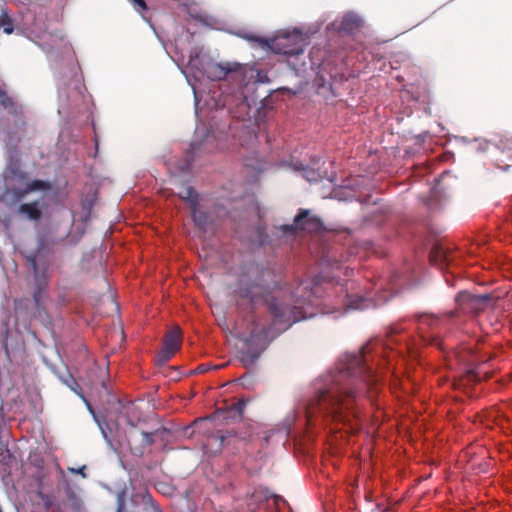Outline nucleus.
I'll return each mask as SVG.
<instances>
[{
	"mask_svg": "<svg viewBox=\"0 0 512 512\" xmlns=\"http://www.w3.org/2000/svg\"><path fill=\"white\" fill-rule=\"evenodd\" d=\"M272 273L269 270L251 267L238 279L235 293L251 305L265 303L273 316L272 324L260 331L253 330L239 350V360L244 367H252L270 341L285 331L293 323L306 318L303 308L285 302L280 292H274L269 283Z\"/></svg>",
	"mask_w": 512,
	"mask_h": 512,
	"instance_id": "obj_1",
	"label": "nucleus"
},
{
	"mask_svg": "<svg viewBox=\"0 0 512 512\" xmlns=\"http://www.w3.org/2000/svg\"><path fill=\"white\" fill-rule=\"evenodd\" d=\"M372 348L367 344L358 353L346 354L340 367L324 390H321L307 408V413L316 410L344 424L357 420L356 399L364 389L370 390L377 380L369 365Z\"/></svg>",
	"mask_w": 512,
	"mask_h": 512,
	"instance_id": "obj_2",
	"label": "nucleus"
},
{
	"mask_svg": "<svg viewBox=\"0 0 512 512\" xmlns=\"http://www.w3.org/2000/svg\"><path fill=\"white\" fill-rule=\"evenodd\" d=\"M254 41L260 43L262 46H267L271 51L276 54H283L286 56L300 55L304 52V45L302 39L298 35H282L277 36L271 40H265L260 37H253Z\"/></svg>",
	"mask_w": 512,
	"mask_h": 512,
	"instance_id": "obj_3",
	"label": "nucleus"
},
{
	"mask_svg": "<svg viewBox=\"0 0 512 512\" xmlns=\"http://www.w3.org/2000/svg\"><path fill=\"white\" fill-rule=\"evenodd\" d=\"M126 498L125 489L117 493L116 512H139V510L136 509V506H141L143 512H162L158 504L153 500L149 493L141 492L133 494L130 499V504L133 506L131 509H129L127 506Z\"/></svg>",
	"mask_w": 512,
	"mask_h": 512,
	"instance_id": "obj_4",
	"label": "nucleus"
},
{
	"mask_svg": "<svg viewBox=\"0 0 512 512\" xmlns=\"http://www.w3.org/2000/svg\"><path fill=\"white\" fill-rule=\"evenodd\" d=\"M167 432V429H157L153 432H146L144 430L130 429L126 432V440L130 452L138 457H142L147 449L153 445L154 437L159 434Z\"/></svg>",
	"mask_w": 512,
	"mask_h": 512,
	"instance_id": "obj_5",
	"label": "nucleus"
},
{
	"mask_svg": "<svg viewBox=\"0 0 512 512\" xmlns=\"http://www.w3.org/2000/svg\"><path fill=\"white\" fill-rule=\"evenodd\" d=\"M458 309L464 313L478 314L483 311L492 300L490 294L474 295L467 291L459 292L456 296Z\"/></svg>",
	"mask_w": 512,
	"mask_h": 512,
	"instance_id": "obj_6",
	"label": "nucleus"
},
{
	"mask_svg": "<svg viewBox=\"0 0 512 512\" xmlns=\"http://www.w3.org/2000/svg\"><path fill=\"white\" fill-rule=\"evenodd\" d=\"M182 338V330L179 326H174L165 334L163 348L157 355L158 364L163 365L167 363L180 350Z\"/></svg>",
	"mask_w": 512,
	"mask_h": 512,
	"instance_id": "obj_7",
	"label": "nucleus"
},
{
	"mask_svg": "<svg viewBox=\"0 0 512 512\" xmlns=\"http://www.w3.org/2000/svg\"><path fill=\"white\" fill-rule=\"evenodd\" d=\"M415 317L417 329L423 341L429 344H436L438 342V336L434 333L430 334L429 332L439 330L443 325L442 319L427 313L416 315Z\"/></svg>",
	"mask_w": 512,
	"mask_h": 512,
	"instance_id": "obj_8",
	"label": "nucleus"
},
{
	"mask_svg": "<svg viewBox=\"0 0 512 512\" xmlns=\"http://www.w3.org/2000/svg\"><path fill=\"white\" fill-rule=\"evenodd\" d=\"M296 229L308 233L319 232L323 229V223L318 217L311 215L308 210L302 209L296 215L294 224L282 226V230L290 234H293Z\"/></svg>",
	"mask_w": 512,
	"mask_h": 512,
	"instance_id": "obj_9",
	"label": "nucleus"
},
{
	"mask_svg": "<svg viewBox=\"0 0 512 512\" xmlns=\"http://www.w3.org/2000/svg\"><path fill=\"white\" fill-rule=\"evenodd\" d=\"M33 268L35 272V288L32 294V298L34 301L35 311L33 312L34 317H41L46 315V306L45 302L48 298V293L46 291L47 288V279L44 275H39L37 270L36 262L33 261Z\"/></svg>",
	"mask_w": 512,
	"mask_h": 512,
	"instance_id": "obj_10",
	"label": "nucleus"
},
{
	"mask_svg": "<svg viewBox=\"0 0 512 512\" xmlns=\"http://www.w3.org/2000/svg\"><path fill=\"white\" fill-rule=\"evenodd\" d=\"M27 173L22 171L18 166L11 167L7 171L6 179L8 182L12 180H17L19 182H26L25 189L27 191V194L33 192V191H40V190H49L51 188V184L49 181L45 180H39L35 179L30 182H27Z\"/></svg>",
	"mask_w": 512,
	"mask_h": 512,
	"instance_id": "obj_11",
	"label": "nucleus"
},
{
	"mask_svg": "<svg viewBox=\"0 0 512 512\" xmlns=\"http://www.w3.org/2000/svg\"><path fill=\"white\" fill-rule=\"evenodd\" d=\"M236 437V433L232 430H218L216 433L207 437L206 443L203 445L205 453L217 454L224 446L230 443L232 438Z\"/></svg>",
	"mask_w": 512,
	"mask_h": 512,
	"instance_id": "obj_12",
	"label": "nucleus"
},
{
	"mask_svg": "<svg viewBox=\"0 0 512 512\" xmlns=\"http://www.w3.org/2000/svg\"><path fill=\"white\" fill-rule=\"evenodd\" d=\"M119 421H124L130 429H137L142 419V412L133 402L119 403Z\"/></svg>",
	"mask_w": 512,
	"mask_h": 512,
	"instance_id": "obj_13",
	"label": "nucleus"
},
{
	"mask_svg": "<svg viewBox=\"0 0 512 512\" xmlns=\"http://www.w3.org/2000/svg\"><path fill=\"white\" fill-rule=\"evenodd\" d=\"M361 25L362 21L357 15L347 13L342 17L336 29L341 33L353 34L360 29Z\"/></svg>",
	"mask_w": 512,
	"mask_h": 512,
	"instance_id": "obj_14",
	"label": "nucleus"
},
{
	"mask_svg": "<svg viewBox=\"0 0 512 512\" xmlns=\"http://www.w3.org/2000/svg\"><path fill=\"white\" fill-rule=\"evenodd\" d=\"M449 251L442 244H434L430 251V261L436 265H448L450 262Z\"/></svg>",
	"mask_w": 512,
	"mask_h": 512,
	"instance_id": "obj_15",
	"label": "nucleus"
},
{
	"mask_svg": "<svg viewBox=\"0 0 512 512\" xmlns=\"http://www.w3.org/2000/svg\"><path fill=\"white\" fill-rule=\"evenodd\" d=\"M18 212L20 214L26 215L28 219L33 221H38L42 217V211L38 201L20 204L18 207Z\"/></svg>",
	"mask_w": 512,
	"mask_h": 512,
	"instance_id": "obj_16",
	"label": "nucleus"
},
{
	"mask_svg": "<svg viewBox=\"0 0 512 512\" xmlns=\"http://www.w3.org/2000/svg\"><path fill=\"white\" fill-rule=\"evenodd\" d=\"M27 195L25 187L18 188L8 185L4 191V197L11 205L21 202Z\"/></svg>",
	"mask_w": 512,
	"mask_h": 512,
	"instance_id": "obj_17",
	"label": "nucleus"
},
{
	"mask_svg": "<svg viewBox=\"0 0 512 512\" xmlns=\"http://www.w3.org/2000/svg\"><path fill=\"white\" fill-rule=\"evenodd\" d=\"M0 104L14 115H18L21 112L13 98L5 90H0Z\"/></svg>",
	"mask_w": 512,
	"mask_h": 512,
	"instance_id": "obj_18",
	"label": "nucleus"
},
{
	"mask_svg": "<svg viewBox=\"0 0 512 512\" xmlns=\"http://www.w3.org/2000/svg\"><path fill=\"white\" fill-rule=\"evenodd\" d=\"M14 311L17 315L20 316H28L29 315V307H30V299L29 298H16L14 299Z\"/></svg>",
	"mask_w": 512,
	"mask_h": 512,
	"instance_id": "obj_19",
	"label": "nucleus"
},
{
	"mask_svg": "<svg viewBox=\"0 0 512 512\" xmlns=\"http://www.w3.org/2000/svg\"><path fill=\"white\" fill-rule=\"evenodd\" d=\"M179 197L190 203V206H197L198 194L195 189L191 186H185L184 189L179 193Z\"/></svg>",
	"mask_w": 512,
	"mask_h": 512,
	"instance_id": "obj_20",
	"label": "nucleus"
},
{
	"mask_svg": "<svg viewBox=\"0 0 512 512\" xmlns=\"http://www.w3.org/2000/svg\"><path fill=\"white\" fill-rule=\"evenodd\" d=\"M192 211V218L195 223V225L201 229H206V226L208 224V215L207 213L203 211H199L197 209V206L191 207Z\"/></svg>",
	"mask_w": 512,
	"mask_h": 512,
	"instance_id": "obj_21",
	"label": "nucleus"
},
{
	"mask_svg": "<svg viewBox=\"0 0 512 512\" xmlns=\"http://www.w3.org/2000/svg\"><path fill=\"white\" fill-rule=\"evenodd\" d=\"M294 168L296 170H301L302 176L309 182H315L320 178V174L312 168L303 167L302 165L301 167L295 165Z\"/></svg>",
	"mask_w": 512,
	"mask_h": 512,
	"instance_id": "obj_22",
	"label": "nucleus"
},
{
	"mask_svg": "<svg viewBox=\"0 0 512 512\" xmlns=\"http://www.w3.org/2000/svg\"><path fill=\"white\" fill-rule=\"evenodd\" d=\"M0 27H3L6 34H11L13 32V22L7 13H2L0 15Z\"/></svg>",
	"mask_w": 512,
	"mask_h": 512,
	"instance_id": "obj_23",
	"label": "nucleus"
},
{
	"mask_svg": "<svg viewBox=\"0 0 512 512\" xmlns=\"http://www.w3.org/2000/svg\"><path fill=\"white\" fill-rule=\"evenodd\" d=\"M246 404V400L240 399L229 407V411L237 414L239 418H242Z\"/></svg>",
	"mask_w": 512,
	"mask_h": 512,
	"instance_id": "obj_24",
	"label": "nucleus"
},
{
	"mask_svg": "<svg viewBox=\"0 0 512 512\" xmlns=\"http://www.w3.org/2000/svg\"><path fill=\"white\" fill-rule=\"evenodd\" d=\"M365 308V299L362 297H356L355 299H350L348 297V301L346 303V310L347 309H363Z\"/></svg>",
	"mask_w": 512,
	"mask_h": 512,
	"instance_id": "obj_25",
	"label": "nucleus"
},
{
	"mask_svg": "<svg viewBox=\"0 0 512 512\" xmlns=\"http://www.w3.org/2000/svg\"><path fill=\"white\" fill-rule=\"evenodd\" d=\"M64 382L72 391L84 399L81 387L71 375H69L67 379H64Z\"/></svg>",
	"mask_w": 512,
	"mask_h": 512,
	"instance_id": "obj_26",
	"label": "nucleus"
},
{
	"mask_svg": "<svg viewBox=\"0 0 512 512\" xmlns=\"http://www.w3.org/2000/svg\"><path fill=\"white\" fill-rule=\"evenodd\" d=\"M215 70L217 72V74L215 75L218 78L217 80H220L222 77H225L230 72H235L236 71L235 68H232L230 66L224 67L222 65L216 66Z\"/></svg>",
	"mask_w": 512,
	"mask_h": 512,
	"instance_id": "obj_27",
	"label": "nucleus"
},
{
	"mask_svg": "<svg viewBox=\"0 0 512 512\" xmlns=\"http://www.w3.org/2000/svg\"><path fill=\"white\" fill-rule=\"evenodd\" d=\"M135 9L139 12L147 10V5L144 0H130Z\"/></svg>",
	"mask_w": 512,
	"mask_h": 512,
	"instance_id": "obj_28",
	"label": "nucleus"
},
{
	"mask_svg": "<svg viewBox=\"0 0 512 512\" xmlns=\"http://www.w3.org/2000/svg\"><path fill=\"white\" fill-rule=\"evenodd\" d=\"M85 469H86V467L82 466V467H80L78 469H70V471L73 472V473L80 474V475H82V477L85 478L86 477Z\"/></svg>",
	"mask_w": 512,
	"mask_h": 512,
	"instance_id": "obj_29",
	"label": "nucleus"
},
{
	"mask_svg": "<svg viewBox=\"0 0 512 512\" xmlns=\"http://www.w3.org/2000/svg\"><path fill=\"white\" fill-rule=\"evenodd\" d=\"M455 314H456V312H455V311H451V312L447 313V317H448V318H452V317H454V316H455Z\"/></svg>",
	"mask_w": 512,
	"mask_h": 512,
	"instance_id": "obj_30",
	"label": "nucleus"
},
{
	"mask_svg": "<svg viewBox=\"0 0 512 512\" xmlns=\"http://www.w3.org/2000/svg\"><path fill=\"white\" fill-rule=\"evenodd\" d=\"M200 371H204V367L203 366H199L198 368Z\"/></svg>",
	"mask_w": 512,
	"mask_h": 512,
	"instance_id": "obj_31",
	"label": "nucleus"
}]
</instances>
